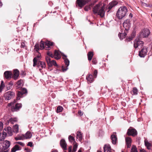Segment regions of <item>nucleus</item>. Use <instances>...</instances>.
Listing matches in <instances>:
<instances>
[{"label": "nucleus", "instance_id": "f257e3e1", "mask_svg": "<svg viewBox=\"0 0 152 152\" xmlns=\"http://www.w3.org/2000/svg\"><path fill=\"white\" fill-rule=\"evenodd\" d=\"M105 7L104 5L101 6L100 3H99L94 7L93 11L94 14L98 13L101 17H104L105 14L104 9Z\"/></svg>", "mask_w": 152, "mask_h": 152}, {"label": "nucleus", "instance_id": "f03ea898", "mask_svg": "<svg viewBox=\"0 0 152 152\" xmlns=\"http://www.w3.org/2000/svg\"><path fill=\"white\" fill-rule=\"evenodd\" d=\"M127 12V9L126 6H121L117 11L116 16L118 19H121L126 15Z\"/></svg>", "mask_w": 152, "mask_h": 152}, {"label": "nucleus", "instance_id": "7ed1b4c3", "mask_svg": "<svg viewBox=\"0 0 152 152\" xmlns=\"http://www.w3.org/2000/svg\"><path fill=\"white\" fill-rule=\"evenodd\" d=\"M10 142L8 140H5L0 143V152H8V151L6 150L10 147Z\"/></svg>", "mask_w": 152, "mask_h": 152}, {"label": "nucleus", "instance_id": "20e7f679", "mask_svg": "<svg viewBox=\"0 0 152 152\" xmlns=\"http://www.w3.org/2000/svg\"><path fill=\"white\" fill-rule=\"evenodd\" d=\"M16 102V100H15L13 102H11L8 104V106H11V110L12 111H17L21 107L22 104L20 103L17 104L14 106V104Z\"/></svg>", "mask_w": 152, "mask_h": 152}, {"label": "nucleus", "instance_id": "39448f33", "mask_svg": "<svg viewBox=\"0 0 152 152\" xmlns=\"http://www.w3.org/2000/svg\"><path fill=\"white\" fill-rule=\"evenodd\" d=\"M45 60L49 66H51L53 65H54L58 68V65L57 64L56 61L54 60L51 61V59L49 57L46 56L45 58Z\"/></svg>", "mask_w": 152, "mask_h": 152}, {"label": "nucleus", "instance_id": "423d86ee", "mask_svg": "<svg viewBox=\"0 0 152 152\" xmlns=\"http://www.w3.org/2000/svg\"><path fill=\"white\" fill-rule=\"evenodd\" d=\"M150 33V31L148 29H143L140 33L139 37L141 38L142 37L144 38L147 37Z\"/></svg>", "mask_w": 152, "mask_h": 152}, {"label": "nucleus", "instance_id": "0eeeda50", "mask_svg": "<svg viewBox=\"0 0 152 152\" xmlns=\"http://www.w3.org/2000/svg\"><path fill=\"white\" fill-rule=\"evenodd\" d=\"M65 58H64V62L65 64V66H62L61 67V71L65 72L68 69V67L69 64V60L66 58V56L64 55Z\"/></svg>", "mask_w": 152, "mask_h": 152}, {"label": "nucleus", "instance_id": "6e6552de", "mask_svg": "<svg viewBox=\"0 0 152 152\" xmlns=\"http://www.w3.org/2000/svg\"><path fill=\"white\" fill-rule=\"evenodd\" d=\"M143 42L140 40V38L139 37L136 39L134 41V46L135 48H137L138 47H141L143 46Z\"/></svg>", "mask_w": 152, "mask_h": 152}, {"label": "nucleus", "instance_id": "1a4fd4ad", "mask_svg": "<svg viewBox=\"0 0 152 152\" xmlns=\"http://www.w3.org/2000/svg\"><path fill=\"white\" fill-rule=\"evenodd\" d=\"M15 96V93L12 91H9L6 93L4 95L5 99L7 100H10Z\"/></svg>", "mask_w": 152, "mask_h": 152}, {"label": "nucleus", "instance_id": "9d476101", "mask_svg": "<svg viewBox=\"0 0 152 152\" xmlns=\"http://www.w3.org/2000/svg\"><path fill=\"white\" fill-rule=\"evenodd\" d=\"M127 134L129 135H132L134 137L137 135V132L135 129L131 127L128 130Z\"/></svg>", "mask_w": 152, "mask_h": 152}, {"label": "nucleus", "instance_id": "9b49d317", "mask_svg": "<svg viewBox=\"0 0 152 152\" xmlns=\"http://www.w3.org/2000/svg\"><path fill=\"white\" fill-rule=\"evenodd\" d=\"M91 0H77V4L79 7H82L87 3Z\"/></svg>", "mask_w": 152, "mask_h": 152}, {"label": "nucleus", "instance_id": "f8f14e48", "mask_svg": "<svg viewBox=\"0 0 152 152\" xmlns=\"http://www.w3.org/2000/svg\"><path fill=\"white\" fill-rule=\"evenodd\" d=\"M118 4V2L115 1H113L109 3L107 7V8L108 9L107 12H109L113 7L116 5Z\"/></svg>", "mask_w": 152, "mask_h": 152}, {"label": "nucleus", "instance_id": "ddd939ff", "mask_svg": "<svg viewBox=\"0 0 152 152\" xmlns=\"http://www.w3.org/2000/svg\"><path fill=\"white\" fill-rule=\"evenodd\" d=\"M147 48L146 47L143 48L139 51V55L141 57H144L147 54Z\"/></svg>", "mask_w": 152, "mask_h": 152}, {"label": "nucleus", "instance_id": "4468645a", "mask_svg": "<svg viewBox=\"0 0 152 152\" xmlns=\"http://www.w3.org/2000/svg\"><path fill=\"white\" fill-rule=\"evenodd\" d=\"M27 93V90L25 88H23L22 89L21 92L19 91L18 93L17 99V100H19L20 97H21L23 94H25Z\"/></svg>", "mask_w": 152, "mask_h": 152}, {"label": "nucleus", "instance_id": "2eb2a0df", "mask_svg": "<svg viewBox=\"0 0 152 152\" xmlns=\"http://www.w3.org/2000/svg\"><path fill=\"white\" fill-rule=\"evenodd\" d=\"M12 75V72L11 71H6L4 73V76L5 78L9 79L11 78Z\"/></svg>", "mask_w": 152, "mask_h": 152}, {"label": "nucleus", "instance_id": "dca6fc26", "mask_svg": "<svg viewBox=\"0 0 152 152\" xmlns=\"http://www.w3.org/2000/svg\"><path fill=\"white\" fill-rule=\"evenodd\" d=\"M41 59V55L39 54L37 56L35 57L33 60V66L35 67L37 65V61Z\"/></svg>", "mask_w": 152, "mask_h": 152}, {"label": "nucleus", "instance_id": "f3484780", "mask_svg": "<svg viewBox=\"0 0 152 152\" xmlns=\"http://www.w3.org/2000/svg\"><path fill=\"white\" fill-rule=\"evenodd\" d=\"M14 75L12 78L15 80H16L18 79L19 74V71L17 69H14L13 71Z\"/></svg>", "mask_w": 152, "mask_h": 152}, {"label": "nucleus", "instance_id": "a211bd4d", "mask_svg": "<svg viewBox=\"0 0 152 152\" xmlns=\"http://www.w3.org/2000/svg\"><path fill=\"white\" fill-rule=\"evenodd\" d=\"M60 144L61 147L64 150H66V149L67 145L64 140L62 139L61 140Z\"/></svg>", "mask_w": 152, "mask_h": 152}, {"label": "nucleus", "instance_id": "6ab92c4d", "mask_svg": "<svg viewBox=\"0 0 152 152\" xmlns=\"http://www.w3.org/2000/svg\"><path fill=\"white\" fill-rule=\"evenodd\" d=\"M53 43L47 41L45 42V47L46 50H49L50 48V46L53 45Z\"/></svg>", "mask_w": 152, "mask_h": 152}, {"label": "nucleus", "instance_id": "aec40b11", "mask_svg": "<svg viewBox=\"0 0 152 152\" xmlns=\"http://www.w3.org/2000/svg\"><path fill=\"white\" fill-rule=\"evenodd\" d=\"M111 139L112 143L113 144H115L117 142V138L116 135L114 134H112L111 136Z\"/></svg>", "mask_w": 152, "mask_h": 152}, {"label": "nucleus", "instance_id": "412c9836", "mask_svg": "<svg viewBox=\"0 0 152 152\" xmlns=\"http://www.w3.org/2000/svg\"><path fill=\"white\" fill-rule=\"evenodd\" d=\"M37 65L38 67H41L42 69L45 68L46 67L45 63L43 61H39L37 63Z\"/></svg>", "mask_w": 152, "mask_h": 152}, {"label": "nucleus", "instance_id": "4be33fe9", "mask_svg": "<svg viewBox=\"0 0 152 152\" xmlns=\"http://www.w3.org/2000/svg\"><path fill=\"white\" fill-rule=\"evenodd\" d=\"M125 140L126 144L127 145V148H130L132 142V140L131 138L129 137H126L125 138Z\"/></svg>", "mask_w": 152, "mask_h": 152}, {"label": "nucleus", "instance_id": "5701e85b", "mask_svg": "<svg viewBox=\"0 0 152 152\" xmlns=\"http://www.w3.org/2000/svg\"><path fill=\"white\" fill-rule=\"evenodd\" d=\"M94 77H93V76L92 75H88L86 77V79L89 83H91L94 80Z\"/></svg>", "mask_w": 152, "mask_h": 152}, {"label": "nucleus", "instance_id": "b1692460", "mask_svg": "<svg viewBox=\"0 0 152 152\" xmlns=\"http://www.w3.org/2000/svg\"><path fill=\"white\" fill-rule=\"evenodd\" d=\"M5 131L7 132L8 136H11L12 135V130L11 127H8L6 129H5Z\"/></svg>", "mask_w": 152, "mask_h": 152}, {"label": "nucleus", "instance_id": "393cba45", "mask_svg": "<svg viewBox=\"0 0 152 152\" xmlns=\"http://www.w3.org/2000/svg\"><path fill=\"white\" fill-rule=\"evenodd\" d=\"M32 136L31 133L28 131L25 134H24V139L30 138Z\"/></svg>", "mask_w": 152, "mask_h": 152}, {"label": "nucleus", "instance_id": "a878e982", "mask_svg": "<svg viewBox=\"0 0 152 152\" xmlns=\"http://www.w3.org/2000/svg\"><path fill=\"white\" fill-rule=\"evenodd\" d=\"M77 145L76 144H75L73 146L72 151V146H69L68 148L69 152H75L77 150Z\"/></svg>", "mask_w": 152, "mask_h": 152}, {"label": "nucleus", "instance_id": "bb28decb", "mask_svg": "<svg viewBox=\"0 0 152 152\" xmlns=\"http://www.w3.org/2000/svg\"><path fill=\"white\" fill-rule=\"evenodd\" d=\"M76 138L78 139L80 141H81L82 139V134L80 131H77V132Z\"/></svg>", "mask_w": 152, "mask_h": 152}, {"label": "nucleus", "instance_id": "cd10ccee", "mask_svg": "<svg viewBox=\"0 0 152 152\" xmlns=\"http://www.w3.org/2000/svg\"><path fill=\"white\" fill-rule=\"evenodd\" d=\"M144 142H145V145L147 147V148L148 150L150 149H151V143L149 142L148 141H146V140H145Z\"/></svg>", "mask_w": 152, "mask_h": 152}, {"label": "nucleus", "instance_id": "c85d7f7f", "mask_svg": "<svg viewBox=\"0 0 152 152\" xmlns=\"http://www.w3.org/2000/svg\"><path fill=\"white\" fill-rule=\"evenodd\" d=\"M19 146L18 145H16L11 149V152H15V151L19 150Z\"/></svg>", "mask_w": 152, "mask_h": 152}, {"label": "nucleus", "instance_id": "c756f323", "mask_svg": "<svg viewBox=\"0 0 152 152\" xmlns=\"http://www.w3.org/2000/svg\"><path fill=\"white\" fill-rule=\"evenodd\" d=\"M17 86L18 88L22 86L23 85V80H19L17 82Z\"/></svg>", "mask_w": 152, "mask_h": 152}, {"label": "nucleus", "instance_id": "7c9ffc66", "mask_svg": "<svg viewBox=\"0 0 152 152\" xmlns=\"http://www.w3.org/2000/svg\"><path fill=\"white\" fill-rule=\"evenodd\" d=\"M24 134L18 135L15 138L16 140H22L24 139Z\"/></svg>", "mask_w": 152, "mask_h": 152}, {"label": "nucleus", "instance_id": "2f4dec72", "mask_svg": "<svg viewBox=\"0 0 152 152\" xmlns=\"http://www.w3.org/2000/svg\"><path fill=\"white\" fill-rule=\"evenodd\" d=\"M126 35L127 34L124 32L122 34L119 33L118 34V36L121 40L124 38L126 36Z\"/></svg>", "mask_w": 152, "mask_h": 152}, {"label": "nucleus", "instance_id": "473e14b6", "mask_svg": "<svg viewBox=\"0 0 152 152\" xmlns=\"http://www.w3.org/2000/svg\"><path fill=\"white\" fill-rule=\"evenodd\" d=\"M55 58L57 59H58L60 58V54L57 50H55L54 53Z\"/></svg>", "mask_w": 152, "mask_h": 152}, {"label": "nucleus", "instance_id": "72a5a7b5", "mask_svg": "<svg viewBox=\"0 0 152 152\" xmlns=\"http://www.w3.org/2000/svg\"><path fill=\"white\" fill-rule=\"evenodd\" d=\"M18 129L19 128L18 125L17 124H16L13 127V131L17 133L18 132Z\"/></svg>", "mask_w": 152, "mask_h": 152}, {"label": "nucleus", "instance_id": "f704fd0d", "mask_svg": "<svg viewBox=\"0 0 152 152\" xmlns=\"http://www.w3.org/2000/svg\"><path fill=\"white\" fill-rule=\"evenodd\" d=\"M87 55L88 60L90 61L92 59L93 55V52H89L88 54Z\"/></svg>", "mask_w": 152, "mask_h": 152}, {"label": "nucleus", "instance_id": "c9c22d12", "mask_svg": "<svg viewBox=\"0 0 152 152\" xmlns=\"http://www.w3.org/2000/svg\"><path fill=\"white\" fill-rule=\"evenodd\" d=\"M17 121V119L16 118H12L9 120V123L12 124H14L15 122Z\"/></svg>", "mask_w": 152, "mask_h": 152}, {"label": "nucleus", "instance_id": "e433bc0d", "mask_svg": "<svg viewBox=\"0 0 152 152\" xmlns=\"http://www.w3.org/2000/svg\"><path fill=\"white\" fill-rule=\"evenodd\" d=\"M138 93V90L136 88H133L132 92L131 93L133 95H137Z\"/></svg>", "mask_w": 152, "mask_h": 152}, {"label": "nucleus", "instance_id": "4c0bfd02", "mask_svg": "<svg viewBox=\"0 0 152 152\" xmlns=\"http://www.w3.org/2000/svg\"><path fill=\"white\" fill-rule=\"evenodd\" d=\"M40 49L41 50L44 48L45 49V43H44L42 40H41L40 42Z\"/></svg>", "mask_w": 152, "mask_h": 152}, {"label": "nucleus", "instance_id": "58836bf2", "mask_svg": "<svg viewBox=\"0 0 152 152\" xmlns=\"http://www.w3.org/2000/svg\"><path fill=\"white\" fill-rule=\"evenodd\" d=\"M123 26L125 28V29L126 31H127L129 29V28L130 27V24H125V23H123Z\"/></svg>", "mask_w": 152, "mask_h": 152}, {"label": "nucleus", "instance_id": "ea45409f", "mask_svg": "<svg viewBox=\"0 0 152 152\" xmlns=\"http://www.w3.org/2000/svg\"><path fill=\"white\" fill-rule=\"evenodd\" d=\"M4 87V82L3 81H1V83L0 85V92H1Z\"/></svg>", "mask_w": 152, "mask_h": 152}, {"label": "nucleus", "instance_id": "a19ab883", "mask_svg": "<svg viewBox=\"0 0 152 152\" xmlns=\"http://www.w3.org/2000/svg\"><path fill=\"white\" fill-rule=\"evenodd\" d=\"M92 4H91V5L89 6H86L85 7L84 9L86 11H88L89 10L91 9V7H92Z\"/></svg>", "mask_w": 152, "mask_h": 152}, {"label": "nucleus", "instance_id": "79ce46f5", "mask_svg": "<svg viewBox=\"0 0 152 152\" xmlns=\"http://www.w3.org/2000/svg\"><path fill=\"white\" fill-rule=\"evenodd\" d=\"M63 110V108L61 106L58 107L57 109V112L60 113Z\"/></svg>", "mask_w": 152, "mask_h": 152}, {"label": "nucleus", "instance_id": "37998d69", "mask_svg": "<svg viewBox=\"0 0 152 152\" xmlns=\"http://www.w3.org/2000/svg\"><path fill=\"white\" fill-rule=\"evenodd\" d=\"M68 139L69 141L71 142L75 141V139L71 135L69 136Z\"/></svg>", "mask_w": 152, "mask_h": 152}, {"label": "nucleus", "instance_id": "c03bdc74", "mask_svg": "<svg viewBox=\"0 0 152 152\" xmlns=\"http://www.w3.org/2000/svg\"><path fill=\"white\" fill-rule=\"evenodd\" d=\"M131 152H137L136 147L134 146H133L132 147Z\"/></svg>", "mask_w": 152, "mask_h": 152}, {"label": "nucleus", "instance_id": "a18cd8bd", "mask_svg": "<svg viewBox=\"0 0 152 152\" xmlns=\"http://www.w3.org/2000/svg\"><path fill=\"white\" fill-rule=\"evenodd\" d=\"M47 54L48 56L51 57L52 58L54 57V56L53 55V54L52 52L50 51H48L47 52Z\"/></svg>", "mask_w": 152, "mask_h": 152}, {"label": "nucleus", "instance_id": "49530a36", "mask_svg": "<svg viewBox=\"0 0 152 152\" xmlns=\"http://www.w3.org/2000/svg\"><path fill=\"white\" fill-rule=\"evenodd\" d=\"M5 136L2 134L0 133V141H2L5 138Z\"/></svg>", "mask_w": 152, "mask_h": 152}, {"label": "nucleus", "instance_id": "de8ad7c7", "mask_svg": "<svg viewBox=\"0 0 152 152\" xmlns=\"http://www.w3.org/2000/svg\"><path fill=\"white\" fill-rule=\"evenodd\" d=\"M34 49H36V50L37 51L38 50L40 49L38 44H37L34 46Z\"/></svg>", "mask_w": 152, "mask_h": 152}, {"label": "nucleus", "instance_id": "09e8293b", "mask_svg": "<svg viewBox=\"0 0 152 152\" xmlns=\"http://www.w3.org/2000/svg\"><path fill=\"white\" fill-rule=\"evenodd\" d=\"M3 124L1 122H0V132L1 131L3 128Z\"/></svg>", "mask_w": 152, "mask_h": 152}, {"label": "nucleus", "instance_id": "8fccbe9b", "mask_svg": "<svg viewBox=\"0 0 152 152\" xmlns=\"http://www.w3.org/2000/svg\"><path fill=\"white\" fill-rule=\"evenodd\" d=\"M97 74V71L96 70H94V78L96 77Z\"/></svg>", "mask_w": 152, "mask_h": 152}, {"label": "nucleus", "instance_id": "3c124183", "mask_svg": "<svg viewBox=\"0 0 152 152\" xmlns=\"http://www.w3.org/2000/svg\"><path fill=\"white\" fill-rule=\"evenodd\" d=\"M2 134H3V135H4L5 137H6V135H7V132H6L5 131V129H4L3 132V133Z\"/></svg>", "mask_w": 152, "mask_h": 152}, {"label": "nucleus", "instance_id": "603ef678", "mask_svg": "<svg viewBox=\"0 0 152 152\" xmlns=\"http://www.w3.org/2000/svg\"><path fill=\"white\" fill-rule=\"evenodd\" d=\"M124 23H125V24L130 25V22L129 20L127 19L126 20L124 21Z\"/></svg>", "mask_w": 152, "mask_h": 152}, {"label": "nucleus", "instance_id": "864d4df0", "mask_svg": "<svg viewBox=\"0 0 152 152\" xmlns=\"http://www.w3.org/2000/svg\"><path fill=\"white\" fill-rule=\"evenodd\" d=\"M27 145L28 146H29L31 147H32L33 146V143L32 142H29Z\"/></svg>", "mask_w": 152, "mask_h": 152}, {"label": "nucleus", "instance_id": "5fc2aeb1", "mask_svg": "<svg viewBox=\"0 0 152 152\" xmlns=\"http://www.w3.org/2000/svg\"><path fill=\"white\" fill-rule=\"evenodd\" d=\"M17 143H18L22 146H23L24 145V144L23 143L20 142H17Z\"/></svg>", "mask_w": 152, "mask_h": 152}, {"label": "nucleus", "instance_id": "6e6d98bb", "mask_svg": "<svg viewBox=\"0 0 152 152\" xmlns=\"http://www.w3.org/2000/svg\"><path fill=\"white\" fill-rule=\"evenodd\" d=\"M25 150L26 151V152H31V150L27 148H25Z\"/></svg>", "mask_w": 152, "mask_h": 152}, {"label": "nucleus", "instance_id": "4d7b16f0", "mask_svg": "<svg viewBox=\"0 0 152 152\" xmlns=\"http://www.w3.org/2000/svg\"><path fill=\"white\" fill-rule=\"evenodd\" d=\"M92 61L94 64H96L97 62V61L95 59H93Z\"/></svg>", "mask_w": 152, "mask_h": 152}, {"label": "nucleus", "instance_id": "13d9d810", "mask_svg": "<svg viewBox=\"0 0 152 152\" xmlns=\"http://www.w3.org/2000/svg\"><path fill=\"white\" fill-rule=\"evenodd\" d=\"M25 45V44L24 42H22L21 43V47L24 48Z\"/></svg>", "mask_w": 152, "mask_h": 152}, {"label": "nucleus", "instance_id": "bf43d9fd", "mask_svg": "<svg viewBox=\"0 0 152 152\" xmlns=\"http://www.w3.org/2000/svg\"><path fill=\"white\" fill-rule=\"evenodd\" d=\"M13 85V83L12 82H10L9 84V85L10 86H12Z\"/></svg>", "mask_w": 152, "mask_h": 152}, {"label": "nucleus", "instance_id": "052dcab7", "mask_svg": "<svg viewBox=\"0 0 152 152\" xmlns=\"http://www.w3.org/2000/svg\"><path fill=\"white\" fill-rule=\"evenodd\" d=\"M133 37H129V41H130V40H132Z\"/></svg>", "mask_w": 152, "mask_h": 152}, {"label": "nucleus", "instance_id": "680f3d73", "mask_svg": "<svg viewBox=\"0 0 152 152\" xmlns=\"http://www.w3.org/2000/svg\"><path fill=\"white\" fill-rule=\"evenodd\" d=\"M140 152H146V151L144 149L141 150H140Z\"/></svg>", "mask_w": 152, "mask_h": 152}, {"label": "nucleus", "instance_id": "e2e57ef3", "mask_svg": "<svg viewBox=\"0 0 152 152\" xmlns=\"http://www.w3.org/2000/svg\"><path fill=\"white\" fill-rule=\"evenodd\" d=\"M129 16L130 17L132 18L133 17L132 14L131 13H130L129 15Z\"/></svg>", "mask_w": 152, "mask_h": 152}, {"label": "nucleus", "instance_id": "0e129e2a", "mask_svg": "<svg viewBox=\"0 0 152 152\" xmlns=\"http://www.w3.org/2000/svg\"><path fill=\"white\" fill-rule=\"evenodd\" d=\"M52 152H58L57 150H53Z\"/></svg>", "mask_w": 152, "mask_h": 152}, {"label": "nucleus", "instance_id": "69168bd1", "mask_svg": "<svg viewBox=\"0 0 152 152\" xmlns=\"http://www.w3.org/2000/svg\"><path fill=\"white\" fill-rule=\"evenodd\" d=\"M78 113L79 114L81 115V112L80 111H78Z\"/></svg>", "mask_w": 152, "mask_h": 152}, {"label": "nucleus", "instance_id": "338daca9", "mask_svg": "<svg viewBox=\"0 0 152 152\" xmlns=\"http://www.w3.org/2000/svg\"><path fill=\"white\" fill-rule=\"evenodd\" d=\"M2 5V3L0 1V6L1 7Z\"/></svg>", "mask_w": 152, "mask_h": 152}, {"label": "nucleus", "instance_id": "774afa93", "mask_svg": "<svg viewBox=\"0 0 152 152\" xmlns=\"http://www.w3.org/2000/svg\"><path fill=\"white\" fill-rule=\"evenodd\" d=\"M78 152H82L81 150H79L78 151Z\"/></svg>", "mask_w": 152, "mask_h": 152}]
</instances>
